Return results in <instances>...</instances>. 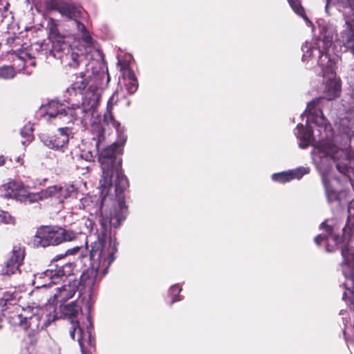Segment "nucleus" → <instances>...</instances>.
Wrapping results in <instances>:
<instances>
[{"label":"nucleus","instance_id":"1","mask_svg":"<svg viewBox=\"0 0 354 354\" xmlns=\"http://www.w3.org/2000/svg\"><path fill=\"white\" fill-rule=\"evenodd\" d=\"M106 77L109 82L110 77L108 72L93 71L90 73L87 70L75 75V80L66 88V93L70 96H82V103L75 104V109L71 108L68 111L75 118H85L89 112L93 114L96 111L101 98L99 87Z\"/></svg>","mask_w":354,"mask_h":354},{"label":"nucleus","instance_id":"2","mask_svg":"<svg viewBox=\"0 0 354 354\" xmlns=\"http://www.w3.org/2000/svg\"><path fill=\"white\" fill-rule=\"evenodd\" d=\"M124 142L125 140L122 143L115 142L104 148L98 158L102 170L100 186L104 190L108 191L114 187L115 199L122 212L127 210L124 193L129 183L122 169V159L117 156L122 153Z\"/></svg>","mask_w":354,"mask_h":354},{"label":"nucleus","instance_id":"3","mask_svg":"<svg viewBox=\"0 0 354 354\" xmlns=\"http://www.w3.org/2000/svg\"><path fill=\"white\" fill-rule=\"evenodd\" d=\"M116 222L113 221V218H104L102 215L100 216V228L96 230L97 240L91 244L89 258L91 261L97 262L98 268L102 267V273L106 274L108 268L115 259L114 254L117 249L113 248L110 250V245L106 246L107 241L111 239V226L118 227L124 218H120L116 215L114 218Z\"/></svg>","mask_w":354,"mask_h":354},{"label":"nucleus","instance_id":"4","mask_svg":"<svg viewBox=\"0 0 354 354\" xmlns=\"http://www.w3.org/2000/svg\"><path fill=\"white\" fill-rule=\"evenodd\" d=\"M50 53L55 58L59 59L62 63L74 69L79 67L80 63L84 57L81 49L72 47L59 33L53 41Z\"/></svg>","mask_w":354,"mask_h":354},{"label":"nucleus","instance_id":"5","mask_svg":"<svg viewBox=\"0 0 354 354\" xmlns=\"http://www.w3.org/2000/svg\"><path fill=\"white\" fill-rule=\"evenodd\" d=\"M312 31L316 35V30L319 32L318 35L319 41L317 46L319 49L318 64L322 68H331L335 64L330 57V50L333 45V35L332 32L328 28L327 24H317L316 27L314 24H310Z\"/></svg>","mask_w":354,"mask_h":354},{"label":"nucleus","instance_id":"6","mask_svg":"<svg viewBox=\"0 0 354 354\" xmlns=\"http://www.w3.org/2000/svg\"><path fill=\"white\" fill-rule=\"evenodd\" d=\"M75 263L71 262L65 263L62 265L50 263L51 268L46 270L44 277H39L37 279L48 278V281L40 283V287H48L52 284L57 283L64 277H68L73 274ZM39 287V286H37Z\"/></svg>","mask_w":354,"mask_h":354},{"label":"nucleus","instance_id":"7","mask_svg":"<svg viewBox=\"0 0 354 354\" xmlns=\"http://www.w3.org/2000/svg\"><path fill=\"white\" fill-rule=\"evenodd\" d=\"M26 252L25 248L20 243L15 245L10 257L5 261L1 272L3 275L11 276L20 273V267L24 263Z\"/></svg>","mask_w":354,"mask_h":354},{"label":"nucleus","instance_id":"8","mask_svg":"<svg viewBox=\"0 0 354 354\" xmlns=\"http://www.w3.org/2000/svg\"><path fill=\"white\" fill-rule=\"evenodd\" d=\"M59 227L41 226L33 237V243L37 247L46 248L60 244Z\"/></svg>","mask_w":354,"mask_h":354},{"label":"nucleus","instance_id":"9","mask_svg":"<svg viewBox=\"0 0 354 354\" xmlns=\"http://www.w3.org/2000/svg\"><path fill=\"white\" fill-rule=\"evenodd\" d=\"M95 225V222L92 218H83L73 223V229L72 230H67L64 228L59 227L60 243L76 239L78 234H85V230L91 232L93 230Z\"/></svg>","mask_w":354,"mask_h":354},{"label":"nucleus","instance_id":"10","mask_svg":"<svg viewBox=\"0 0 354 354\" xmlns=\"http://www.w3.org/2000/svg\"><path fill=\"white\" fill-rule=\"evenodd\" d=\"M68 127L59 128L56 133L52 135L43 134L41 141L48 148L64 152L69 142Z\"/></svg>","mask_w":354,"mask_h":354},{"label":"nucleus","instance_id":"11","mask_svg":"<svg viewBox=\"0 0 354 354\" xmlns=\"http://www.w3.org/2000/svg\"><path fill=\"white\" fill-rule=\"evenodd\" d=\"M75 104H72L70 106L66 107L63 104L59 103L58 101L52 100L47 104L43 106L45 115L48 116V119L55 118L58 115L68 116L70 121L74 122L77 120H83L85 118H75L73 115L70 114L68 111L71 108L75 109Z\"/></svg>","mask_w":354,"mask_h":354},{"label":"nucleus","instance_id":"12","mask_svg":"<svg viewBox=\"0 0 354 354\" xmlns=\"http://www.w3.org/2000/svg\"><path fill=\"white\" fill-rule=\"evenodd\" d=\"M47 8L51 10L58 12L66 19L73 20L75 22H80L79 20L82 14V8L73 4L63 3L58 5L55 2H48Z\"/></svg>","mask_w":354,"mask_h":354},{"label":"nucleus","instance_id":"13","mask_svg":"<svg viewBox=\"0 0 354 354\" xmlns=\"http://www.w3.org/2000/svg\"><path fill=\"white\" fill-rule=\"evenodd\" d=\"M120 100L127 101V104H129V102L127 101L125 94L123 92L115 91L108 100L106 111L104 114V122L106 124H111L113 127L115 128L118 127L120 124L118 121L115 120L112 112V109L114 105H118Z\"/></svg>","mask_w":354,"mask_h":354},{"label":"nucleus","instance_id":"14","mask_svg":"<svg viewBox=\"0 0 354 354\" xmlns=\"http://www.w3.org/2000/svg\"><path fill=\"white\" fill-rule=\"evenodd\" d=\"M97 273L98 268H95L93 265L83 271L80 277L79 281H77L78 289L80 288V292L86 289H88L90 292H93L97 281Z\"/></svg>","mask_w":354,"mask_h":354},{"label":"nucleus","instance_id":"15","mask_svg":"<svg viewBox=\"0 0 354 354\" xmlns=\"http://www.w3.org/2000/svg\"><path fill=\"white\" fill-rule=\"evenodd\" d=\"M34 308L28 307L24 308L20 314H18L15 317V323L18 324L22 328H27L32 326L33 321H36L38 324H40V317L39 315L33 312Z\"/></svg>","mask_w":354,"mask_h":354},{"label":"nucleus","instance_id":"16","mask_svg":"<svg viewBox=\"0 0 354 354\" xmlns=\"http://www.w3.org/2000/svg\"><path fill=\"white\" fill-rule=\"evenodd\" d=\"M78 290L76 280L64 284L57 288V292L54 295V301L57 303L63 304L68 299L72 298Z\"/></svg>","mask_w":354,"mask_h":354},{"label":"nucleus","instance_id":"17","mask_svg":"<svg viewBox=\"0 0 354 354\" xmlns=\"http://www.w3.org/2000/svg\"><path fill=\"white\" fill-rule=\"evenodd\" d=\"M24 185L15 180H10L3 184L1 188V196L5 198L18 200L19 195L24 192Z\"/></svg>","mask_w":354,"mask_h":354},{"label":"nucleus","instance_id":"18","mask_svg":"<svg viewBox=\"0 0 354 354\" xmlns=\"http://www.w3.org/2000/svg\"><path fill=\"white\" fill-rule=\"evenodd\" d=\"M12 54L15 55L17 59L21 62V64H15L18 72L21 71L28 66H36L35 57L32 56L27 49L13 50Z\"/></svg>","mask_w":354,"mask_h":354},{"label":"nucleus","instance_id":"19","mask_svg":"<svg viewBox=\"0 0 354 354\" xmlns=\"http://www.w3.org/2000/svg\"><path fill=\"white\" fill-rule=\"evenodd\" d=\"M319 102V98H316L309 103H308L306 113L311 116V119L314 123L318 126H325L326 124L327 120L324 117L322 111L319 109H316V106Z\"/></svg>","mask_w":354,"mask_h":354},{"label":"nucleus","instance_id":"20","mask_svg":"<svg viewBox=\"0 0 354 354\" xmlns=\"http://www.w3.org/2000/svg\"><path fill=\"white\" fill-rule=\"evenodd\" d=\"M308 171L304 168H298L295 170H290L289 171H283L280 173L273 174L272 179L277 183H286L290 182L293 179H301L305 174Z\"/></svg>","mask_w":354,"mask_h":354},{"label":"nucleus","instance_id":"21","mask_svg":"<svg viewBox=\"0 0 354 354\" xmlns=\"http://www.w3.org/2000/svg\"><path fill=\"white\" fill-rule=\"evenodd\" d=\"M341 91V85L335 78H329L326 81L324 89V97L328 100H333L339 97Z\"/></svg>","mask_w":354,"mask_h":354},{"label":"nucleus","instance_id":"22","mask_svg":"<svg viewBox=\"0 0 354 354\" xmlns=\"http://www.w3.org/2000/svg\"><path fill=\"white\" fill-rule=\"evenodd\" d=\"M77 28L80 32V41L84 48L85 52H90L91 48L94 47L95 39L89 30L86 28L84 24H77Z\"/></svg>","mask_w":354,"mask_h":354},{"label":"nucleus","instance_id":"23","mask_svg":"<svg viewBox=\"0 0 354 354\" xmlns=\"http://www.w3.org/2000/svg\"><path fill=\"white\" fill-rule=\"evenodd\" d=\"M39 327L40 324H38L35 320L32 323V326L24 328L26 332L25 340L30 346L34 347L37 344L39 337Z\"/></svg>","mask_w":354,"mask_h":354},{"label":"nucleus","instance_id":"24","mask_svg":"<svg viewBox=\"0 0 354 354\" xmlns=\"http://www.w3.org/2000/svg\"><path fill=\"white\" fill-rule=\"evenodd\" d=\"M62 315L71 320H76L79 311L81 310L80 306L76 301H71L66 305H60L59 307Z\"/></svg>","mask_w":354,"mask_h":354},{"label":"nucleus","instance_id":"25","mask_svg":"<svg viewBox=\"0 0 354 354\" xmlns=\"http://www.w3.org/2000/svg\"><path fill=\"white\" fill-rule=\"evenodd\" d=\"M348 30L342 35L344 46L351 50L354 55V26L353 24H346Z\"/></svg>","mask_w":354,"mask_h":354},{"label":"nucleus","instance_id":"26","mask_svg":"<svg viewBox=\"0 0 354 354\" xmlns=\"http://www.w3.org/2000/svg\"><path fill=\"white\" fill-rule=\"evenodd\" d=\"M91 133L93 136V139L96 141V145L98 146L104 140V128L100 121H94L92 123Z\"/></svg>","mask_w":354,"mask_h":354},{"label":"nucleus","instance_id":"27","mask_svg":"<svg viewBox=\"0 0 354 354\" xmlns=\"http://www.w3.org/2000/svg\"><path fill=\"white\" fill-rule=\"evenodd\" d=\"M17 201H19L21 203L26 205L33 203H38L40 201L37 192H29L26 189H24V192L19 195Z\"/></svg>","mask_w":354,"mask_h":354},{"label":"nucleus","instance_id":"28","mask_svg":"<svg viewBox=\"0 0 354 354\" xmlns=\"http://www.w3.org/2000/svg\"><path fill=\"white\" fill-rule=\"evenodd\" d=\"M58 185H53L38 192L39 201H44L51 198H56L58 200Z\"/></svg>","mask_w":354,"mask_h":354},{"label":"nucleus","instance_id":"29","mask_svg":"<svg viewBox=\"0 0 354 354\" xmlns=\"http://www.w3.org/2000/svg\"><path fill=\"white\" fill-rule=\"evenodd\" d=\"M18 71L16 66H12L11 65H3L0 66V79L8 80L13 79Z\"/></svg>","mask_w":354,"mask_h":354},{"label":"nucleus","instance_id":"30","mask_svg":"<svg viewBox=\"0 0 354 354\" xmlns=\"http://www.w3.org/2000/svg\"><path fill=\"white\" fill-rule=\"evenodd\" d=\"M58 201L59 202H64V201L71 197L72 193L75 190L73 185H67L62 187L58 185Z\"/></svg>","mask_w":354,"mask_h":354},{"label":"nucleus","instance_id":"31","mask_svg":"<svg viewBox=\"0 0 354 354\" xmlns=\"http://www.w3.org/2000/svg\"><path fill=\"white\" fill-rule=\"evenodd\" d=\"M181 288L178 285L172 286L169 289V296L171 297L170 304L172 305L175 302L180 300V292Z\"/></svg>","mask_w":354,"mask_h":354},{"label":"nucleus","instance_id":"32","mask_svg":"<svg viewBox=\"0 0 354 354\" xmlns=\"http://www.w3.org/2000/svg\"><path fill=\"white\" fill-rule=\"evenodd\" d=\"M301 131H300V136L299 138L301 140L306 143V145L308 146L310 141L313 139V134L312 131L304 129L303 125L301 124Z\"/></svg>","mask_w":354,"mask_h":354},{"label":"nucleus","instance_id":"33","mask_svg":"<svg viewBox=\"0 0 354 354\" xmlns=\"http://www.w3.org/2000/svg\"><path fill=\"white\" fill-rule=\"evenodd\" d=\"M342 299L346 301L350 310L354 312V291L348 289V292L344 293Z\"/></svg>","mask_w":354,"mask_h":354},{"label":"nucleus","instance_id":"34","mask_svg":"<svg viewBox=\"0 0 354 354\" xmlns=\"http://www.w3.org/2000/svg\"><path fill=\"white\" fill-rule=\"evenodd\" d=\"M0 223L14 225L15 223V218L8 212L0 210Z\"/></svg>","mask_w":354,"mask_h":354},{"label":"nucleus","instance_id":"35","mask_svg":"<svg viewBox=\"0 0 354 354\" xmlns=\"http://www.w3.org/2000/svg\"><path fill=\"white\" fill-rule=\"evenodd\" d=\"M322 228L324 229L326 232L327 233V236L329 238L330 236H332L335 244H339V243L340 242V237L338 236V235H333V227L326 224V223H322Z\"/></svg>","mask_w":354,"mask_h":354},{"label":"nucleus","instance_id":"36","mask_svg":"<svg viewBox=\"0 0 354 354\" xmlns=\"http://www.w3.org/2000/svg\"><path fill=\"white\" fill-rule=\"evenodd\" d=\"M127 90L131 94L134 93L138 87V83L134 74L131 75V80L127 84Z\"/></svg>","mask_w":354,"mask_h":354},{"label":"nucleus","instance_id":"37","mask_svg":"<svg viewBox=\"0 0 354 354\" xmlns=\"http://www.w3.org/2000/svg\"><path fill=\"white\" fill-rule=\"evenodd\" d=\"M288 2L290 3V6L292 7V8L295 10V12L297 14L300 15H301L303 14V12H304L303 8L297 0H288Z\"/></svg>","mask_w":354,"mask_h":354},{"label":"nucleus","instance_id":"38","mask_svg":"<svg viewBox=\"0 0 354 354\" xmlns=\"http://www.w3.org/2000/svg\"><path fill=\"white\" fill-rule=\"evenodd\" d=\"M8 30L13 35H21L23 30L20 29L19 24H8Z\"/></svg>","mask_w":354,"mask_h":354},{"label":"nucleus","instance_id":"39","mask_svg":"<svg viewBox=\"0 0 354 354\" xmlns=\"http://www.w3.org/2000/svg\"><path fill=\"white\" fill-rule=\"evenodd\" d=\"M71 324H72V328H71V330H70V335H71V338L73 339H75V334L76 330H78L80 332H82V330L80 326V322L78 320H71Z\"/></svg>","mask_w":354,"mask_h":354},{"label":"nucleus","instance_id":"40","mask_svg":"<svg viewBox=\"0 0 354 354\" xmlns=\"http://www.w3.org/2000/svg\"><path fill=\"white\" fill-rule=\"evenodd\" d=\"M0 15L2 17L1 22H10L13 20L11 13L8 12V10H0Z\"/></svg>","mask_w":354,"mask_h":354},{"label":"nucleus","instance_id":"41","mask_svg":"<svg viewBox=\"0 0 354 354\" xmlns=\"http://www.w3.org/2000/svg\"><path fill=\"white\" fill-rule=\"evenodd\" d=\"M339 3L344 7H350L354 12V0H339Z\"/></svg>","mask_w":354,"mask_h":354},{"label":"nucleus","instance_id":"42","mask_svg":"<svg viewBox=\"0 0 354 354\" xmlns=\"http://www.w3.org/2000/svg\"><path fill=\"white\" fill-rule=\"evenodd\" d=\"M328 239V237L326 234H318L315 238V242L316 243L317 245H320L323 241H326Z\"/></svg>","mask_w":354,"mask_h":354},{"label":"nucleus","instance_id":"43","mask_svg":"<svg viewBox=\"0 0 354 354\" xmlns=\"http://www.w3.org/2000/svg\"><path fill=\"white\" fill-rule=\"evenodd\" d=\"M82 247L76 246L73 248L68 249L66 252V254L72 255L76 254Z\"/></svg>","mask_w":354,"mask_h":354},{"label":"nucleus","instance_id":"44","mask_svg":"<svg viewBox=\"0 0 354 354\" xmlns=\"http://www.w3.org/2000/svg\"><path fill=\"white\" fill-rule=\"evenodd\" d=\"M67 254H66V253L64 254H60V255H57L55 256L51 261V263L53 264H55L54 263L55 262H57L59 259H61L62 258H64V257H66Z\"/></svg>","mask_w":354,"mask_h":354},{"label":"nucleus","instance_id":"45","mask_svg":"<svg viewBox=\"0 0 354 354\" xmlns=\"http://www.w3.org/2000/svg\"><path fill=\"white\" fill-rule=\"evenodd\" d=\"M56 319H57V315H56L55 314H54V315H53V319H50V318H48V319L46 321L45 324H44V326L47 327L48 326H49V325L50 324L51 322L55 321Z\"/></svg>","mask_w":354,"mask_h":354},{"label":"nucleus","instance_id":"46","mask_svg":"<svg viewBox=\"0 0 354 354\" xmlns=\"http://www.w3.org/2000/svg\"><path fill=\"white\" fill-rule=\"evenodd\" d=\"M3 299L5 301L6 305L8 304H11V301L12 300L8 297V295H4Z\"/></svg>","mask_w":354,"mask_h":354},{"label":"nucleus","instance_id":"47","mask_svg":"<svg viewBox=\"0 0 354 354\" xmlns=\"http://www.w3.org/2000/svg\"><path fill=\"white\" fill-rule=\"evenodd\" d=\"M78 342H79V344L81 348L82 354H89V353H87L86 352H85L84 348V344L80 339H78Z\"/></svg>","mask_w":354,"mask_h":354},{"label":"nucleus","instance_id":"48","mask_svg":"<svg viewBox=\"0 0 354 354\" xmlns=\"http://www.w3.org/2000/svg\"><path fill=\"white\" fill-rule=\"evenodd\" d=\"M15 57H12V62H13V64L11 65L12 66H15V64H21V62H19L17 59V57L15 55H14Z\"/></svg>","mask_w":354,"mask_h":354},{"label":"nucleus","instance_id":"49","mask_svg":"<svg viewBox=\"0 0 354 354\" xmlns=\"http://www.w3.org/2000/svg\"><path fill=\"white\" fill-rule=\"evenodd\" d=\"M50 24V31L52 32H53L55 31V30L57 28V24L54 23V24Z\"/></svg>","mask_w":354,"mask_h":354},{"label":"nucleus","instance_id":"50","mask_svg":"<svg viewBox=\"0 0 354 354\" xmlns=\"http://www.w3.org/2000/svg\"><path fill=\"white\" fill-rule=\"evenodd\" d=\"M5 164V158L3 155L0 156V167Z\"/></svg>","mask_w":354,"mask_h":354},{"label":"nucleus","instance_id":"51","mask_svg":"<svg viewBox=\"0 0 354 354\" xmlns=\"http://www.w3.org/2000/svg\"><path fill=\"white\" fill-rule=\"evenodd\" d=\"M324 183L325 184V187H326V190L327 194L330 195V191H329V189H328V187L327 186L326 180L325 179H324Z\"/></svg>","mask_w":354,"mask_h":354},{"label":"nucleus","instance_id":"52","mask_svg":"<svg viewBox=\"0 0 354 354\" xmlns=\"http://www.w3.org/2000/svg\"><path fill=\"white\" fill-rule=\"evenodd\" d=\"M102 207V201H101L100 205V211H101Z\"/></svg>","mask_w":354,"mask_h":354},{"label":"nucleus","instance_id":"53","mask_svg":"<svg viewBox=\"0 0 354 354\" xmlns=\"http://www.w3.org/2000/svg\"><path fill=\"white\" fill-rule=\"evenodd\" d=\"M23 29L25 30H28V28L27 26H24Z\"/></svg>","mask_w":354,"mask_h":354},{"label":"nucleus","instance_id":"54","mask_svg":"<svg viewBox=\"0 0 354 354\" xmlns=\"http://www.w3.org/2000/svg\"><path fill=\"white\" fill-rule=\"evenodd\" d=\"M85 247L87 248H88V242L87 241H85Z\"/></svg>","mask_w":354,"mask_h":354},{"label":"nucleus","instance_id":"55","mask_svg":"<svg viewBox=\"0 0 354 354\" xmlns=\"http://www.w3.org/2000/svg\"><path fill=\"white\" fill-rule=\"evenodd\" d=\"M324 146H322L320 148V151H323Z\"/></svg>","mask_w":354,"mask_h":354},{"label":"nucleus","instance_id":"56","mask_svg":"<svg viewBox=\"0 0 354 354\" xmlns=\"http://www.w3.org/2000/svg\"><path fill=\"white\" fill-rule=\"evenodd\" d=\"M327 3H328V2L327 1ZM327 8H328V4H326V10H327Z\"/></svg>","mask_w":354,"mask_h":354}]
</instances>
